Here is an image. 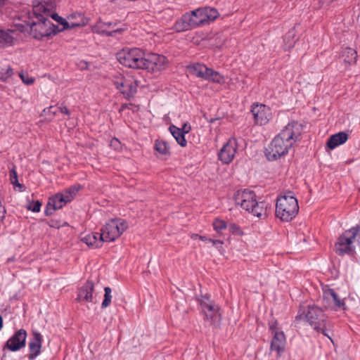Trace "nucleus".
<instances>
[{"label":"nucleus","mask_w":360,"mask_h":360,"mask_svg":"<svg viewBox=\"0 0 360 360\" xmlns=\"http://www.w3.org/2000/svg\"><path fill=\"white\" fill-rule=\"evenodd\" d=\"M12 261H13V258H8V262H12Z\"/></svg>","instance_id":"5fc2aeb1"},{"label":"nucleus","mask_w":360,"mask_h":360,"mask_svg":"<svg viewBox=\"0 0 360 360\" xmlns=\"http://www.w3.org/2000/svg\"><path fill=\"white\" fill-rule=\"evenodd\" d=\"M234 200L237 205L248 212L257 201L255 193L248 189L238 191L234 195Z\"/></svg>","instance_id":"2eb2a0df"},{"label":"nucleus","mask_w":360,"mask_h":360,"mask_svg":"<svg viewBox=\"0 0 360 360\" xmlns=\"http://www.w3.org/2000/svg\"><path fill=\"white\" fill-rule=\"evenodd\" d=\"M322 304L326 309H331L334 311L347 309L345 300L341 299L332 288L323 290Z\"/></svg>","instance_id":"f8f14e48"},{"label":"nucleus","mask_w":360,"mask_h":360,"mask_svg":"<svg viewBox=\"0 0 360 360\" xmlns=\"http://www.w3.org/2000/svg\"><path fill=\"white\" fill-rule=\"evenodd\" d=\"M154 148L162 155H169V147L167 142L162 140H156Z\"/></svg>","instance_id":"2f4dec72"},{"label":"nucleus","mask_w":360,"mask_h":360,"mask_svg":"<svg viewBox=\"0 0 360 360\" xmlns=\"http://www.w3.org/2000/svg\"><path fill=\"white\" fill-rule=\"evenodd\" d=\"M341 57L346 65H352L356 63L358 56L355 49L346 47L342 50Z\"/></svg>","instance_id":"cd10ccee"},{"label":"nucleus","mask_w":360,"mask_h":360,"mask_svg":"<svg viewBox=\"0 0 360 360\" xmlns=\"http://www.w3.org/2000/svg\"><path fill=\"white\" fill-rule=\"evenodd\" d=\"M193 74H195L198 77L205 79V78L207 77L210 68H207L205 65L197 63L193 66Z\"/></svg>","instance_id":"c756f323"},{"label":"nucleus","mask_w":360,"mask_h":360,"mask_svg":"<svg viewBox=\"0 0 360 360\" xmlns=\"http://www.w3.org/2000/svg\"><path fill=\"white\" fill-rule=\"evenodd\" d=\"M46 37L51 36V35H55L64 30H62V26L59 24L54 25L53 23L49 22V24H46Z\"/></svg>","instance_id":"72a5a7b5"},{"label":"nucleus","mask_w":360,"mask_h":360,"mask_svg":"<svg viewBox=\"0 0 360 360\" xmlns=\"http://www.w3.org/2000/svg\"><path fill=\"white\" fill-rule=\"evenodd\" d=\"M197 300L202 308L204 320L210 326L219 328L222 319L221 307L211 300L209 295H200L197 297Z\"/></svg>","instance_id":"39448f33"},{"label":"nucleus","mask_w":360,"mask_h":360,"mask_svg":"<svg viewBox=\"0 0 360 360\" xmlns=\"http://www.w3.org/2000/svg\"><path fill=\"white\" fill-rule=\"evenodd\" d=\"M285 343L286 338L284 333L283 331L276 332L274 334L271 341L270 349L276 351L277 356L280 357L285 350Z\"/></svg>","instance_id":"412c9836"},{"label":"nucleus","mask_w":360,"mask_h":360,"mask_svg":"<svg viewBox=\"0 0 360 360\" xmlns=\"http://www.w3.org/2000/svg\"><path fill=\"white\" fill-rule=\"evenodd\" d=\"M41 203L39 201L30 202L27 205V209L33 212H38L40 210Z\"/></svg>","instance_id":"a19ab883"},{"label":"nucleus","mask_w":360,"mask_h":360,"mask_svg":"<svg viewBox=\"0 0 360 360\" xmlns=\"http://www.w3.org/2000/svg\"><path fill=\"white\" fill-rule=\"evenodd\" d=\"M19 76L21 78L23 83L25 84L30 85L34 83V79L32 77H29L27 73L21 72L19 73Z\"/></svg>","instance_id":"79ce46f5"},{"label":"nucleus","mask_w":360,"mask_h":360,"mask_svg":"<svg viewBox=\"0 0 360 360\" xmlns=\"http://www.w3.org/2000/svg\"><path fill=\"white\" fill-rule=\"evenodd\" d=\"M82 188L80 184L73 185L62 193H58L49 198L46 203V215L52 214L57 210L62 208L71 202L77 193Z\"/></svg>","instance_id":"6e6552de"},{"label":"nucleus","mask_w":360,"mask_h":360,"mask_svg":"<svg viewBox=\"0 0 360 360\" xmlns=\"http://www.w3.org/2000/svg\"><path fill=\"white\" fill-rule=\"evenodd\" d=\"M128 105H129L128 104H123L122 105V110H123L124 108H129Z\"/></svg>","instance_id":"864d4df0"},{"label":"nucleus","mask_w":360,"mask_h":360,"mask_svg":"<svg viewBox=\"0 0 360 360\" xmlns=\"http://www.w3.org/2000/svg\"><path fill=\"white\" fill-rule=\"evenodd\" d=\"M144 52L139 48H124L116 54L117 60L122 65L132 69L142 70Z\"/></svg>","instance_id":"1a4fd4ad"},{"label":"nucleus","mask_w":360,"mask_h":360,"mask_svg":"<svg viewBox=\"0 0 360 360\" xmlns=\"http://www.w3.org/2000/svg\"><path fill=\"white\" fill-rule=\"evenodd\" d=\"M116 22H103L101 20H98L96 23L92 27V32L101 35L108 37H112L116 33H121L123 31L122 28L110 30L116 26Z\"/></svg>","instance_id":"a211bd4d"},{"label":"nucleus","mask_w":360,"mask_h":360,"mask_svg":"<svg viewBox=\"0 0 360 360\" xmlns=\"http://www.w3.org/2000/svg\"><path fill=\"white\" fill-rule=\"evenodd\" d=\"M229 230L233 235L241 236L244 234L241 228L235 223H231L229 225Z\"/></svg>","instance_id":"58836bf2"},{"label":"nucleus","mask_w":360,"mask_h":360,"mask_svg":"<svg viewBox=\"0 0 360 360\" xmlns=\"http://www.w3.org/2000/svg\"><path fill=\"white\" fill-rule=\"evenodd\" d=\"M32 15L30 34L34 39H42L45 37V1H33Z\"/></svg>","instance_id":"0eeeda50"},{"label":"nucleus","mask_w":360,"mask_h":360,"mask_svg":"<svg viewBox=\"0 0 360 360\" xmlns=\"http://www.w3.org/2000/svg\"><path fill=\"white\" fill-rule=\"evenodd\" d=\"M13 75V70L11 67H8L6 70H1L0 72V80L6 82L8 79Z\"/></svg>","instance_id":"e433bc0d"},{"label":"nucleus","mask_w":360,"mask_h":360,"mask_svg":"<svg viewBox=\"0 0 360 360\" xmlns=\"http://www.w3.org/2000/svg\"><path fill=\"white\" fill-rule=\"evenodd\" d=\"M42 340V336L39 333H33L32 338L28 343L30 360H34L41 353Z\"/></svg>","instance_id":"aec40b11"},{"label":"nucleus","mask_w":360,"mask_h":360,"mask_svg":"<svg viewBox=\"0 0 360 360\" xmlns=\"http://www.w3.org/2000/svg\"><path fill=\"white\" fill-rule=\"evenodd\" d=\"M301 321H306L316 333L323 334L333 342L328 333L330 323L328 316L322 308L316 304L300 306L294 322L299 323Z\"/></svg>","instance_id":"f03ea898"},{"label":"nucleus","mask_w":360,"mask_h":360,"mask_svg":"<svg viewBox=\"0 0 360 360\" xmlns=\"http://www.w3.org/2000/svg\"><path fill=\"white\" fill-rule=\"evenodd\" d=\"M143 63L142 70H146L150 72H160L165 70L167 67V58L165 56L157 53H150L146 58L143 56Z\"/></svg>","instance_id":"ddd939ff"},{"label":"nucleus","mask_w":360,"mask_h":360,"mask_svg":"<svg viewBox=\"0 0 360 360\" xmlns=\"http://www.w3.org/2000/svg\"><path fill=\"white\" fill-rule=\"evenodd\" d=\"M251 112L255 124L259 126L266 125L272 117L271 108L264 104L253 103Z\"/></svg>","instance_id":"4468645a"},{"label":"nucleus","mask_w":360,"mask_h":360,"mask_svg":"<svg viewBox=\"0 0 360 360\" xmlns=\"http://www.w3.org/2000/svg\"><path fill=\"white\" fill-rule=\"evenodd\" d=\"M348 139V134L345 131H340L331 135L327 141L326 146L330 150L345 143Z\"/></svg>","instance_id":"393cba45"},{"label":"nucleus","mask_w":360,"mask_h":360,"mask_svg":"<svg viewBox=\"0 0 360 360\" xmlns=\"http://www.w3.org/2000/svg\"><path fill=\"white\" fill-rule=\"evenodd\" d=\"M116 1V0H110V2L112 3H115Z\"/></svg>","instance_id":"6e6d98bb"},{"label":"nucleus","mask_w":360,"mask_h":360,"mask_svg":"<svg viewBox=\"0 0 360 360\" xmlns=\"http://www.w3.org/2000/svg\"><path fill=\"white\" fill-rule=\"evenodd\" d=\"M199 239L202 240V241H209V239L207 237L205 236H199Z\"/></svg>","instance_id":"09e8293b"},{"label":"nucleus","mask_w":360,"mask_h":360,"mask_svg":"<svg viewBox=\"0 0 360 360\" xmlns=\"http://www.w3.org/2000/svg\"><path fill=\"white\" fill-rule=\"evenodd\" d=\"M104 300L101 304V307L103 309L108 307L110 304L112 300L111 288L110 287H105L104 288Z\"/></svg>","instance_id":"c9c22d12"},{"label":"nucleus","mask_w":360,"mask_h":360,"mask_svg":"<svg viewBox=\"0 0 360 360\" xmlns=\"http://www.w3.org/2000/svg\"><path fill=\"white\" fill-rule=\"evenodd\" d=\"M112 80L125 99H131L137 92L138 81L131 75L116 72L112 75Z\"/></svg>","instance_id":"9d476101"},{"label":"nucleus","mask_w":360,"mask_h":360,"mask_svg":"<svg viewBox=\"0 0 360 360\" xmlns=\"http://www.w3.org/2000/svg\"><path fill=\"white\" fill-rule=\"evenodd\" d=\"M298 212V201L291 192L277 198L275 214L282 221H290Z\"/></svg>","instance_id":"7ed1b4c3"},{"label":"nucleus","mask_w":360,"mask_h":360,"mask_svg":"<svg viewBox=\"0 0 360 360\" xmlns=\"http://www.w3.org/2000/svg\"><path fill=\"white\" fill-rule=\"evenodd\" d=\"M191 126L188 123H184L180 129L182 130L183 134L185 136L186 134H188L191 131Z\"/></svg>","instance_id":"49530a36"},{"label":"nucleus","mask_w":360,"mask_h":360,"mask_svg":"<svg viewBox=\"0 0 360 360\" xmlns=\"http://www.w3.org/2000/svg\"><path fill=\"white\" fill-rule=\"evenodd\" d=\"M169 130L173 137L176 139V142L181 146L185 147L187 145V141L185 139V136L182 133V130L180 128L172 124L169 127Z\"/></svg>","instance_id":"c85d7f7f"},{"label":"nucleus","mask_w":360,"mask_h":360,"mask_svg":"<svg viewBox=\"0 0 360 360\" xmlns=\"http://www.w3.org/2000/svg\"><path fill=\"white\" fill-rule=\"evenodd\" d=\"M199 236H200V235H198L197 233H193V234L191 235V237L192 239L195 240L197 238L199 239Z\"/></svg>","instance_id":"8fccbe9b"},{"label":"nucleus","mask_w":360,"mask_h":360,"mask_svg":"<svg viewBox=\"0 0 360 360\" xmlns=\"http://www.w3.org/2000/svg\"><path fill=\"white\" fill-rule=\"evenodd\" d=\"M111 143H120V142H119L118 139H112V141H111Z\"/></svg>","instance_id":"603ef678"},{"label":"nucleus","mask_w":360,"mask_h":360,"mask_svg":"<svg viewBox=\"0 0 360 360\" xmlns=\"http://www.w3.org/2000/svg\"><path fill=\"white\" fill-rule=\"evenodd\" d=\"M56 6V3L54 0H46V17Z\"/></svg>","instance_id":"c03bdc74"},{"label":"nucleus","mask_w":360,"mask_h":360,"mask_svg":"<svg viewBox=\"0 0 360 360\" xmlns=\"http://www.w3.org/2000/svg\"><path fill=\"white\" fill-rule=\"evenodd\" d=\"M209 242H211L213 245H222L224 244V242L221 240H214V239H209Z\"/></svg>","instance_id":"de8ad7c7"},{"label":"nucleus","mask_w":360,"mask_h":360,"mask_svg":"<svg viewBox=\"0 0 360 360\" xmlns=\"http://www.w3.org/2000/svg\"><path fill=\"white\" fill-rule=\"evenodd\" d=\"M212 226L215 231H217L218 233H220L222 230H224L227 228V224L223 219L215 218L213 221Z\"/></svg>","instance_id":"f704fd0d"},{"label":"nucleus","mask_w":360,"mask_h":360,"mask_svg":"<svg viewBox=\"0 0 360 360\" xmlns=\"http://www.w3.org/2000/svg\"><path fill=\"white\" fill-rule=\"evenodd\" d=\"M10 180L12 184L19 188H22L24 186L18 183V174L15 167L10 170Z\"/></svg>","instance_id":"ea45409f"},{"label":"nucleus","mask_w":360,"mask_h":360,"mask_svg":"<svg viewBox=\"0 0 360 360\" xmlns=\"http://www.w3.org/2000/svg\"><path fill=\"white\" fill-rule=\"evenodd\" d=\"M268 325L269 330L271 331V333H273L274 334H275V333L276 332H279L278 330V323L277 320L275 319L274 318H273L271 320L269 321Z\"/></svg>","instance_id":"37998d69"},{"label":"nucleus","mask_w":360,"mask_h":360,"mask_svg":"<svg viewBox=\"0 0 360 360\" xmlns=\"http://www.w3.org/2000/svg\"><path fill=\"white\" fill-rule=\"evenodd\" d=\"M205 80L216 84H222L224 82V77L221 75L219 72L210 68L207 75V77L205 78Z\"/></svg>","instance_id":"7c9ffc66"},{"label":"nucleus","mask_w":360,"mask_h":360,"mask_svg":"<svg viewBox=\"0 0 360 360\" xmlns=\"http://www.w3.org/2000/svg\"><path fill=\"white\" fill-rule=\"evenodd\" d=\"M27 332L25 329H20L6 341L4 349L6 348L12 352H16L25 347Z\"/></svg>","instance_id":"f3484780"},{"label":"nucleus","mask_w":360,"mask_h":360,"mask_svg":"<svg viewBox=\"0 0 360 360\" xmlns=\"http://www.w3.org/2000/svg\"><path fill=\"white\" fill-rule=\"evenodd\" d=\"M205 8H198L191 12L184 14L180 19L176 21L174 29L176 32H184L203 26L207 24Z\"/></svg>","instance_id":"423d86ee"},{"label":"nucleus","mask_w":360,"mask_h":360,"mask_svg":"<svg viewBox=\"0 0 360 360\" xmlns=\"http://www.w3.org/2000/svg\"><path fill=\"white\" fill-rule=\"evenodd\" d=\"M302 130L303 125L298 121L292 120L288 122L265 149L266 159L269 161H274L285 156L300 139Z\"/></svg>","instance_id":"f257e3e1"},{"label":"nucleus","mask_w":360,"mask_h":360,"mask_svg":"<svg viewBox=\"0 0 360 360\" xmlns=\"http://www.w3.org/2000/svg\"><path fill=\"white\" fill-rule=\"evenodd\" d=\"M267 209L268 204L266 202L257 201L249 212L259 219H265L268 216Z\"/></svg>","instance_id":"a878e982"},{"label":"nucleus","mask_w":360,"mask_h":360,"mask_svg":"<svg viewBox=\"0 0 360 360\" xmlns=\"http://www.w3.org/2000/svg\"><path fill=\"white\" fill-rule=\"evenodd\" d=\"M17 36V32L15 30L0 29V48L11 46L14 44V41Z\"/></svg>","instance_id":"4be33fe9"},{"label":"nucleus","mask_w":360,"mask_h":360,"mask_svg":"<svg viewBox=\"0 0 360 360\" xmlns=\"http://www.w3.org/2000/svg\"><path fill=\"white\" fill-rule=\"evenodd\" d=\"M127 222L122 219H112L101 229L104 242H112L119 238L127 229Z\"/></svg>","instance_id":"9b49d317"},{"label":"nucleus","mask_w":360,"mask_h":360,"mask_svg":"<svg viewBox=\"0 0 360 360\" xmlns=\"http://www.w3.org/2000/svg\"><path fill=\"white\" fill-rule=\"evenodd\" d=\"M205 10V15L207 21V24H209L210 22L216 20L219 15V13L217 9L210 8V7H204Z\"/></svg>","instance_id":"473e14b6"},{"label":"nucleus","mask_w":360,"mask_h":360,"mask_svg":"<svg viewBox=\"0 0 360 360\" xmlns=\"http://www.w3.org/2000/svg\"><path fill=\"white\" fill-rule=\"evenodd\" d=\"M360 238V225H356L343 232L334 245L335 253L339 256L351 255L355 252L354 245L356 238Z\"/></svg>","instance_id":"20e7f679"},{"label":"nucleus","mask_w":360,"mask_h":360,"mask_svg":"<svg viewBox=\"0 0 360 360\" xmlns=\"http://www.w3.org/2000/svg\"><path fill=\"white\" fill-rule=\"evenodd\" d=\"M59 111L60 112H61L62 114H64V115H70V110L68 109V108L66 106H58V107H53V106H50L49 108V113H52L53 115H55L56 113V112Z\"/></svg>","instance_id":"4c0bfd02"},{"label":"nucleus","mask_w":360,"mask_h":360,"mask_svg":"<svg viewBox=\"0 0 360 360\" xmlns=\"http://www.w3.org/2000/svg\"><path fill=\"white\" fill-rule=\"evenodd\" d=\"M81 240L92 248H100L104 242L101 233L96 232L86 234L82 237Z\"/></svg>","instance_id":"b1692460"},{"label":"nucleus","mask_w":360,"mask_h":360,"mask_svg":"<svg viewBox=\"0 0 360 360\" xmlns=\"http://www.w3.org/2000/svg\"><path fill=\"white\" fill-rule=\"evenodd\" d=\"M49 15H50L52 19L56 20L58 22V24L62 26V30H68L70 28H73L76 27H82L86 25L87 23V20L83 17H82L80 22H72L71 25H70L65 19L60 16L56 13H50L49 14Z\"/></svg>","instance_id":"5701e85b"},{"label":"nucleus","mask_w":360,"mask_h":360,"mask_svg":"<svg viewBox=\"0 0 360 360\" xmlns=\"http://www.w3.org/2000/svg\"><path fill=\"white\" fill-rule=\"evenodd\" d=\"M3 326H4L3 319H2V316L0 315V330L2 329Z\"/></svg>","instance_id":"3c124183"},{"label":"nucleus","mask_w":360,"mask_h":360,"mask_svg":"<svg viewBox=\"0 0 360 360\" xmlns=\"http://www.w3.org/2000/svg\"><path fill=\"white\" fill-rule=\"evenodd\" d=\"M297 40L298 38L297 37L296 26L295 25L285 34L283 37L284 49L288 51L292 49Z\"/></svg>","instance_id":"bb28decb"},{"label":"nucleus","mask_w":360,"mask_h":360,"mask_svg":"<svg viewBox=\"0 0 360 360\" xmlns=\"http://www.w3.org/2000/svg\"><path fill=\"white\" fill-rule=\"evenodd\" d=\"M238 148V141L236 138L229 139L228 142L224 145L220 150L218 156L219 159L224 164H229L235 158Z\"/></svg>","instance_id":"dca6fc26"},{"label":"nucleus","mask_w":360,"mask_h":360,"mask_svg":"<svg viewBox=\"0 0 360 360\" xmlns=\"http://www.w3.org/2000/svg\"><path fill=\"white\" fill-rule=\"evenodd\" d=\"M6 209L4 206H3L1 202L0 201V221H2L6 217Z\"/></svg>","instance_id":"a18cd8bd"},{"label":"nucleus","mask_w":360,"mask_h":360,"mask_svg":"<svg viewBox=\"0 0 360 360\" xmlns=\"http://www.w3.org/2000/svg\"><path fill=\"white\" fill-rule=\"evenodd\" d=\"M94 283L91 281H87L78 289L76 300L79 302H94L93 292Z\"/></svg>","instance_id":"6ab92c4d"}]
</instances>
